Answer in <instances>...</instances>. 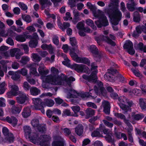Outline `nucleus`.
Wrapping results in <instances>:
<instances>
[{
  "label": "nucleus",
  "mask_w": 146,
  "mask_h": 146,
  "mask_svg": "<svg viewBox=\"0 0 146 146\" xmlns=\"http://www.w3.org/2000/svg\"><path fill=\"white\" fill-rule=\"evenodd\" d=\"M43 64H41L38 68V71L41 76V79L44 82H47L52 85H59L62 84L65 80V76L62 75L59 76L57 75H49L46 76L49 72L48 69H45Z\"/></svg>",
  "instance_id": "1"
},
{
  "label": "nucleus",
  "mask_w": 146,
  "mask_h": 146,
  "mask_svg": "<svg viewBox=\"0 0 146 146\" xmlns=\"http://www.w3.org/2000/svg\"><path fill=\"white\" fill-rule=\"evenodd\" d=\"M95 85L94 88L95 92L93 93V94L90 92L92 90L89 89V93L88 92H82L78 93V97H80L82 98H86L90 96L92 98L94 99L95 98L97 95H102L104 96L106 94V91L103 87L102 83L99 80L96 81Z\"/></svg>",
  "instance_id": "2"
},
{
  "label": "nucleus",
  "mask_w": 146,
  "mask_h": 146,
  "mask_svg": "<svg viewBox=\"0 0 146 146\" xmlns=\"http://www.w3.org/2000/svg\"><path fill=\"white\" fill-rule=\"evenodd\" d=\"M38 133H36L32 132L28 138L30 141L35 143L36 141H39L40 144L41 146H48L49 145V141L50 140L51 138L48 135H42L40 137H38Z\"/></svg>",
  "instance_id": "3"
},
{
  "label": "nucleus",
  "mask_w": 146,
  "mask_h": 146,
  "mask_svg": "<svg viewBox=\"0 0 146 146\" xmlns=\"http://www.w3.org/2000/svg\"><path fill=\"white\" fill-rule=\"evenodd\" d=\"M108 13L111 19V22L113 30L117 31L118 29L116 25L118 24L119 21L122 18V14L121 12L118 8L116 7L113 8L112 13H110L108 12Z\"/></svg>",
  "instance_id": "4"
},
{
  "label": "nucleus",
  "mask_w": 146,
  "mask_h": 146,
  "mask_svg": "<svg viewBox=\"0 0 146 146\" xmlns=\"http://www.w3.org/2000/svg\"><path fill=\"white\" fill-rule=\"evenodd\" d=\"M93 15L95 17L99 19V20L95 21V24L98 27L108 25L109 23L106 17L102 14L101 11L96 10L93 13Z\"/></svg>",
  "instance_id": "5"
},
{
  "label": "nucleus",
  "mask_w": 146,
  "mask_h": 146,
  "mask_svg": "<svg viewBox=\"0 0 146 146\" xmlns=\"http://www.w3.org/2000/svg\"><path fill=\"white\" fill-rule=\"evenodd\" d=\"M91 70L92 73L90 75L84 74L82 76V78L89 82H94L97 79L96 74L98 72L97 68L98 67L95 63L91 64Z\"/></svg>",
  "instance_id": "6"
},
{
  "label": "nucleus",
  "mask_w": 146,
  "mask_h": 146,
  "mask_svg": "<svg viewBox=\"0 0 146 146\" xmlns=\"http://www.w3.org/2000/svg\"><path fill=\"white\" fill-rule=\"evenodd\" d=\"M110 38L104 36L103 35H101L98 37H95V38L98 41L100 40H104L107 43L112 46H115V43L112 40H115V37L113 35L110 34Z\"/></svg>",
  "instance_id": "7"
},
{
  "label": "nucleus",
  "mask_w": 146,
  "mask_h": 146,
  "mask_svg": "<svg viewBox=\"0 0 146 146\" xmlns=\"http://www.w3.org/2000/svg\"><path fill=\"white\" fill-rule=\"evenodd\" d=\"M71 68L76 70L78 72H84L89 73V69L86 66L83 64H74L71 66Z\"/></svg>",
  "instance_id": "8"
},
{
  "label": "nucleus",
  "mask_w": 146,
  "mask_h": 146,
  "mask_svg": "<svg viewBox=\"0 0 146 146\" xmlns=\"http://www.w3.org/2000/svg\"><path fill=\"white\" fill-rule=\"evenodd\" d=\"M10 89V91L7 93V97L10 98L12 96H16L19 94V92H21L19 90V88L15 84L9 85Z\"/></svg>",
  "instance_id": "9"
},
{
  "label": "nucleus",
  "mask_w": 146,
  "mask_h": 146,
  "mask_svg": "<svg viewBox=\"0 0 146 146\" xmlns=\"http://www.w3.org/2000/svg\"><path fill=\"white\" fill-rule=\"evenodd\" d=\"M31 124L32 126L35 128H36L40 132L43 133L46 130L45 125H40L39 121L37 119H33Z\"/></svg>",
  "instance_id": "10"
},
{
  "label": "nucleus",
  "mask_w": 146,
  "mask_h": 146,
  "mask_svg": "<svg viewBox=\"0 0 146 146\" xmlns=\"http://www.w3.org/2000/svg\"><path fill=\"white\" fill-rule=\"evenodd\" d=\"M127 100L128 99L126 98L124 96H121L119 98V101L120 102L119 104L120 108L124 110V112H123L124 113L127 112L129 109L128 106L125 104Z\"/></svg>",
  "instance_id": "11"
},
{
  "label": "nucleus",
  "mask_w": 146,
  "mask_h": 146,
  "mask_svg": "<svg viewBox=\"0 0 146 146\" xmlns=\"http://www.w3.org/2000/svg\"><path fill=\"white\" fill-rule=\"evenodd\" d=\"M2 132L4 135L5 137V139L9 143H11L13 142L14 137L13 134L9 133L8 129L5 127H3Z\"/></svg>",
  "instance_id": "12"
},
{
  "label": "nucleus",
  "mask_w": 146,
  "mask_h": 146,
  "mask_svg": "<svg viewBox=\"0 0 146 146\" xmlns=\"http://www.w3.org/2000/svg\"><path fill=\"white\" fill-rule=\"evenodd\" d=\"M54 141L52 146H64L65 141L63 138L60 136H55L54 137Z\"/></svg>",
  "instance_id": "13"
},
{
  "label": "nucleus",
  "mask_w": 146,
  "mask_h": 146,
  "mask_svg": "<svg viewBox=\"0 0 146 146\" xmlns=\"http://www.w3.org/2000/svg\"><path fill=\"white\" fill-rule=\"evenodd\" d=\"M133 46L132 43L129 40L126 41L123 46L124 48L127 49L128 52L131 55H133L135 53V51L133 49Z\"/></svg>",
  "instance_id": "14"
},
{
  "label": "nucleus",
  "mask_w": 146,
  "mask_h": 146,
  "mask_svg": "<svg viewBox=\"0 0 146 146\" xmlns=\"http://www.w3.org/2000/svg\"><path fill=\"white\" fill-rule=\"evenodd\" d=\"M70 88L66 89L67 92V98H76L78 97V93L74 90L71 88L70 86Z\"/></svg>",
  "instance_id": "15"
},
{
  "label": "nucleus",
  "mask_w": 146,
  "mask_h": 146,
  "mask_svg": "<svg viewBox=\"0 0 146 146\" xmlns=\"http://www.w3.org/2000/svg\"><path fill=\"white\" fill-rule=\"evenodd\" d=\"M18 95L19 96L17 97V102L20 104H23L28 100L27 95L23 92H19Z\"/></svg>",
  "instance_id": "16"
},
{
  "label": "nucleus",
  "mask_w": 146,
  "mask_h": 146,
  "mask_svg": "<svg viewBox=\"0 0 146 146\" xmlns=\"http://www.w3.org/2000/svg\"><path fill=\"white\" fill-rule=\"evenodd\" d=\"M72 49L74 52L72 51H70V55L74 59V60L76 62L81 63L83 58L78 57L77 54L74 52H75L77 53H79L80 52L79 50L77 49H74L73 48Z\"/></svg>",
  "instance_id": "17"
},
{
  "label": "nucleus",
  "mask_w": 146,
  "mask_h": 146,
  "mask_svg": "<svg viewBox=\"0 0 146 146\" xmlns=\"http://www.w3.org/2000/svg\"><path fill=\"white\" fill-rule=\"evenodd\" d=\"M32 100L33 104V108L36 110L40 109L43 103L42 100L39 98H33Z\"/></svg>",
  "instance_id": "18"
},
{
  "label": "nucleus",
  "mask_w": 146,
  "mask_h": 146,
  "mask_svg": "<svg viewBox=\"0 0 146 146\" xmlns=\"http://www.w3.org/2000/svg\"><path fill=\"white\" fill-rule=\"evenodd\" d=\"M102 106L104 108V112L106 114H109L110 111V107L109 103L107 101H104L102 102Z\"/></svg>",
  "instance_id": "19"
},
{
  "label": "nucleus",
  "mask_w": 146,
  "mask_h": 146,
  "mask_svg": "<svg viewBox=\"0 0 146 146\" xmlns=\"http://www.w3.org/2000/svg\"><path fill=\"white\" fill-rule=\"evenodd\" d=\"M54 100L50 99H45L44 100L42 103V105L44 106L48 107H52L54 104Z\"/></svg>",
  "instance_id": "20"
},
{
  "label": "nucleus",
  "mask_w": 146,
  "mask_h": 146,
  "mask_svg": "<svg viewBox=\"0 0 146 146\" xmlns=\"http://www.w3.org/2000/svg\"><path fill=\"white\" fill-rule=\"evenodd\" d=\"M5 119L9 123L11 124L13 126L15 125L17 123V120L14 117H6Z\"/></svg>",
  "instance_id": "21"
},
{
  "label": "nucleus",
  "mask_w": 146,
  "mask_h": 146,
  "mask_svg": "<svg viewBox=\"0 0 146 146\" xmlns=\"http://www.w3.org/2000/svg\"><path fill=\"white\" fill-rule=\"evenodd\" d=\"M89 50L92 53L97 55V56L95 58V60L96 61H98L97 59V56H98V50L96 47L94 45H91L89 47Z\"/></svg>",
  "instance_id": "22"
},
{
  "label": "nucleus",
  "mask_w": 146,
  "mask_h": 146,
  "mask_svg": "<svg viewBox=\"0 0 146 146\" xmlns=\"http://www.w3.org/2000/svg\"><path fill=\"white\" fill-rule=\"evenodd\" d=\"M9 75L11 76V78L14 80H18L20 79V76L16 72L13 71H9L8 72Z\"/></svg>",
  "instance_id": "23"
},
{
  "label": "nucleus",
  "mask_w": 146,
  "mask_h": 146,
  "mask_svg": "<svg viewBox=\"0 0 146 146\" xmlns=\"http://www.w3.org/2000/svg\"><path fill=\"white\" fill-rule=\"evenodd\" d=\"M139 104L141 109L146 110V99L140 98L139 100Z\"/></svg>",
  "instance_id": "24"
},
{
  "label": "nucleus",
  "mask_w": 146,
  "mask_h": 146,
  "mask_svg": "<svg viewBox=\"0 0 146 146\" xmlns=\"http://www.w3.org/2000/svg\"><path fill=\"white\" fill-rule=\"evenodd\" d=\"M85 23L88 26H90L94 30L97 29L96 26L94 25V21L90 19H88L86 20Z\"/></svg>",
  "instance_id": "25"
},
{
  "label": "nucleus",
  "mask_w": 146,
  "mask_h": 146,
  "mask_svg": "<svg viewBox=\"0 0 146 146\" xmlns=\"http://www.w3.org/2000/svg\"><path fill=\"white\" fill-rule=\"evenodd\" d=\"M22 108V107L19 105H14L12 108V112L14 114L19 113L21 112Z\"/></svg>",
  "instance_id": "26"
},
{
  "label": "nucleus",
  "mask_w": 146,
  "mask_h": 146,
  "mask_svg": "<svg viewBox=\"0 0 146 146\" xmlns=\"http://www.w3.org/2000/svg\"><path fill=\"white\" fill-rule=\"evenodd\" d=\"M31 94L33 96H36L40 94V90L36 87H32L30 90Z\"/></svg>",
  "instance_id": "27"
},
{
  "label": "nucleus",
  "mask_w": 146,
  "mask_h": 146,
  "mask_svg": "<svg viewBox=\"0 0 146 146\" xmlns=\"http://www.w3.org/2000/svg\"><path fill=\"white\" fill-rule=\"evenodd\" d=\"M23 129L25 132V135L26 138H27L31 134V128L28 126H25L23 127Z\"/></svg>",
  "instance_id": "28"
},
{
  "label": "nucleus",
  "mask_w": 146,
  "mask_h": 146,
  "mask_svg": "<svg viewBox=\"0 0 146 146\" xmlns=\"http://www.w3.org/2000/svg\"><path fill=\"white\" fill-rule=\"evenodd\" d=\"M75 131L76 133L79 135L82 134L83 131V126L82 124H79L75 128Z\"/></svg>",
  "instance_id": "29"
},
{
  "label": "nucleus",
  "mask_w": 146,
  "mask_h": 146,
  "mask_svg": "<svg viewBox=\"0 0 146 146\" xmlns=\"http://www.w3.org/2000/svg\"><path fill=\"white\" fill-rule=\"evenodd\" d=\"M31 111L29 107L24 108L22 112V115L24 118H27L30 115Z\"/></svg>",
  "instance_id": "30"
},
{
  "label": "nucleus",
  "mask_w": 146,
  "mask_h": 146,
  "mask_svg": "<svg viewBox=\"0 0 146 146\" xmlns=\"http://www.w3.org/2000/svg\"><path fill=\"white\" fill-rule=\"evenodd\" d=\"M86 117L87 118L94 115L95 114L94 111L90 108L87 109L86 110Z\"/></svg>",
  "instance_id": "31"
},
{
  "label": "nucleus",
  "mask_w": 146,
  "mask_h": 146,
  "mask_svg": "<svg viewBox=\"0 0 146 146\" xmlns=\"http://www.w3.org/2000/svg\"><path fill=\"white\" fill-rule=\"evenodd\" d=\"M62 75H63L65 77V80H64L62 84L59 85H63L65 83H67L68 84L70 82H73L75 81V79L74 77L72 76L70 77L69 78H67L66 76L63 74H61L60 76H61Z\"/></svg>",
  "instance_id": "32"
},
{
  "label": "nucleus",
  "mask_w": 146,
  "mask_h": 146,
  "mask_svg": "<svg viewBox=\"0 0 146 146\" xmlns=\"http://www.w3.org/2000/svg\"><path fill=\"white\" fill-rule=\"evenodd\" d=\"M27 36L25 35H17L15 37V39L18 41L24 42L25 41Z\"/></svg>",
  "instance_id": "33"
},
{
  "label": "nucleus",
  "mask_w": 146,
  "mask_h": 146,
  "mask_svg": "<svg viewBox=\"0 0 146 146\" xmlns=\"http://www.w3.org/2000/svg\"><path fill=\"white\" fill-rule=\"evenodd\" d=\"M38 44V40L31 39L29 42V46L31 48L36 47L37 45Z\"/></svg>",
  "instance_id": "34"
},
{
  "label": "nucleus",
  "mask_w": 146,
  "mask_h": 146,
  "mask_svg": "<svg viewBox=\"0 0 146 146\" xmlns=\"http://www.w3.org/2000/svg\"><path fill=\"white\" fill-rule=\"evenodd\" d=\"M136 4L134 2H132L131 4L127 3L126 6L127 9L130 11H133L135 10V6L136 5Z\"/></svg>",
  "instance_id": "35"
},
{
  "label": "nucleus",
  "mask_w": 146,
  "mask_h": 146,
  "mask_svg": "<svg viewBox=\"0 0 146 146\" xmlns=\"http://www.w3.org/2000/svg\"><path fill=\"white\" fill-rule=\"evenodd\" d=\"M137 49L144 52H146V46H144L143 44L140 42L137 45Z\"/></svg>",
  "instance_id": "36"
},
{
  "label": "nucleus",
  "mask_w": 146,
  "mask_h": 146,
  "mask_svg": "<svg viewBox=\"0 0 146 146\" xmlns=\"http://www.w3.org/2000/svg\"><path fill=\"white\" fill-rule=\"evenodd\" d=\"M133 19L134 21L136 22H139L140 21V15L138 12L135 11L134 13Z\"/></svg>",
  "instance_id": "37"
},
{
  "label": "nucleus",
  "mask_w": 146,
  "mask_h": 146,
  "mask_svg": "<svg viewBox=\"0 0 146 146\" xmlns=\"http://www.w3.org/2000/svg\"><path fill=\"white\" fill-rule=\"evenodd\" d=\"M132 117L134 120H139L144 117V116L142 114H133L132 115Z\"/></svg>",
  "instance_id": "38"
},
{
  "label": "nucleus",
  "mask_w": 146,
  "mask_h": 146,
  "mask_svg": "<svg viewBox=\"0 0 146 146\" xmlns=\"http://www.w3.org/2000/svg\"><path fill=\"white\" fill-rule=\"evenodd\" d=\"M30 60L29 58L27 56H23L22 57L20 62L23 65L26 64Z\"/></svg>",
  "instance_id": "39"
},
{
  "label": "nucleus",
  "mask_w": 146,
  "mask_h": 146,
  "mask_svg": "<svg viewBox=\"0 0 146 146\" xmlns=\"http://www.w3.org/2000/svg\"><path fill=\"white\" fill-rule=\"evenodd\" d=\"M22 18L24 21H26L27 23H30L32 21L31 18L29 15H22Z\"/></svg>",
  "instance_id": "40"
},
{
  "label": "nucleus",
  "mask_w": 146,
  "mask_h": 146,
  "mask_svg": "<svg viewBox=\"0 0 146 146\" xmlns=\"http://www.w3.org/2000/svg\"><path fill=\"white\" fill-rule=\"evenodd\" d=\"M70 42L71 45L76 48L77 47V42L75 37H73L70 38Z\"/></svg>",
  "instance_id": "41"
},
{
  "label": "nucleus",
  "mask_w": 146,
  "mask_h": 146,
  "mask_svg": "<svg viewBox=\"0 0 146 146\" xmlns=\"http://www.w3.org/2000/svg\"><path fill=\"white\" fill-rule=\"evenodd\" d=\"M32 57L33 58V60L35 62H38L41 60L40 57L35 53H33L32 54Z\"/></svg>",
  "instance_id": "42"
},
{
  "label": "nucleus",
  "mask_w": 146,
  "mask_h": 146,
  "mask_svg": "<svg viewBox=\"0 0 146 146\" xmlns=\"http://www.w3.org/2000/svg\"><path fill=\"white\" fill-rule=\"evenodd\" d=\"M84 21H82L78 22L76 25V27L79 30H83L84 28Z\"/></svg>",
  "instance_id": "43"
},
{
  "label": "nucleus",
  "mask_w": 146,
  "mask_h": 146,
  "mask_svg": "<svg viewBox=\"0 0 146 146\" xmlns=\"http://www.w3.org/2000/svg\"><path fill=\"white\" fill-rule=\"evenodd\" d=\"M99 129L100 131H103L104 134L108 135L109 134L108 130L107 129H105L104 126L102 124H101L99 127Z\"/></svg>",
  "instance_id": "44"
},
{
  "label": "nucleus",
  "mask_w": 146,
  "mask_h": 146,
  "mask_svg": "<svg viewBox=\"0 0 146 146\" xmlns=\"http://www.w3.org/2000/svg\"><path fill=\"white\" fill-rule=\"evenodd\" d=\"M52 42L56 46H58L59 44V38L58 36L54 35L52 38Z\"/></svg>",
  "instance_id": "45"
},
{
  "label": "nucleus",
  "mask_w": 146,
  "mask_h": 146,
  "mask_svg": "<svg viewBox=\"0 0 146 146\" xmlns=\"http://www.w3.org/2000/svg\"><path fill=\"white\" fill-rule=\"evenodd\" d=\"M140 92V90L136 88L133 89H131L130 95H134L137 96L139 94Z\"/></svg>",
  "instance_id": "46"
},
{
  "label": "nucleus",
  "mask_w": 146,
  "mask_h": 146,
  "mask_svg": "<svg viewBox=\"0 0 146 146\" xmlns=\"http://www.w3.org/2000/svg\"><path fill=\"white\" fill-rule=\"evenodd\" d=\"M18 71L20 74L24 76H26L28 72L27 70L25 68H23L18 70Z\"/></svg>",
  "instance_id": "47"
},
{
  "label": "nucleus",
  "mask_w": 146,
  "mask_h": 146,
  "mask_svg": "<svg viewBox=\"0 0 146 146\" xmlns=\"http://www.w3.org/2000/svg\"><path fill=\"white\" fill-rule=\"evenodd\" d=\"M21 50L20 49L15 48L12 49L10 51V55L11 57H14L15 54L17 52H19Z\"/></svg>",
  "instance_id": "48"
},
{
  "label": "nucleus",
  "mask_w": 146,
  "mask_h": 146,
  "mask_svg": "<svg viewBox=\"0 0 146 146\" xmlns=\"http://www.w3.org/2000/svg\"><path fill=\"white\" fill-rule=\"evenodd\" d=\"M3 28H2L0 30V36L3 37H6L9 35V33L11 31L9 30L7 33H6L3 30Z\"/></svg>",
  "instance_id": "49"
},
{
  "label": "nucleus",
  "mask_w": 146,
  "mask_h": 146,
  "mask_svg": "<svg viewBox=\"0 0 146 146\" xmlns=\"http://www.w3.org/2000/svg\"><path fill=\"white\" fill-rule=\"evenodd\" d=\"M92 137H101L102 135L100 134V132L97 130L94 131L91 134Z\"/></svg>",
  "instance_id": "50"
},
{
  "label": "nucleus",
  "mask_w": 146,
  "mask_h": 146,
  "mask_svg": "<svg viewBox=\"0 0 146 146\" xmlns=\"http://www.w3.org/2000/svg\"><path fill=\"white\" fill-rule=\"evenodd\" d=\"M131 70L133 73L136 76L139 77H142V74L138 70H135L133 68H132Z\"/></svg>",
  "instance_id": "51"
},
{
  "label": "nucleus",
  "mask_w": 146,
  "mask_h": 146,
  "mask_svg": "<svg viewBox=\"0 0 146 146\" xmlns=\"http://www.w3.org/2000/svg\"><path fill=\"white\" fill-rule=\"evenodd\" d=\"M51 71L52 74L50 75H57L59 76H60L61 75L59 76L58 74V70L57 69L55 68L54 67H52L51 68Z\"/></svg>",
  "instance_id": "52"
},
{
  "label": "nucleus",
  "mask_w": 146,
  "mask_h": 146,
  "mask_svg": "<svg viewBox=\"0 0 146 146\" xmlns=\"http://www.w3.org/2000/svg\"><path fill=\"white\" fill-rule=\"evenodd\" d=\"M31 72L36 76H38L39 75L36 71V69L35 68L31 67L30 68Z\"/></svg>",
  "instance_id": "53"
},
{
  "label": "nucleus",
  "mask_w": 146,
  "mask_h": 146,
  "mask_svg": "<svg viewBox=\"0 0 146 146\" xmlns=\"http://www.w3.org/2000/svg\"><path fill=\"white\" fill-rule=\"evenodd\" d=\"M64 20L67 21L70 20L72 19V18L71 17V14L70 12H67L66 13V16L63 18Z\"/></svg>",
  "instance_id": "54"
},
{
  "label": "nucleus",
  "mask_w": 146,
  "mask_h": 146,
  "mask_svg": "<svg viewBox=\"0 0 146 146\" xmlns=\"http://www.w3.org/2000/svg\"><path fill=\"white\" fill-rule=\"evenodd\" d=\"M18 5L21 9L25 11L27 9L28 7L27 6L23 3H19Z\"/></svg>",
  "instance_id": "55"
},
{
  "label": "nucleus",
  "mask_w": 146,
  "mask_h": 146,
  "mask_svg": "<svg viewBox=\"0 0 146 146\" xmlns=\"http://www.w3.org/2000/svg\"><path fill=\"white\" fill-rule=\"evenodd\" d=\"M111 74L110 72H107L104 75V77L106 80L111 81Z\"/></svg>",
  "instance_id": "56"
},
{
  "label": "nucleus",
  "mask_w": 146,
  "mask_h": 146,
  "mask_svg": "<svg viewBox=\"0 0 146 146\" xmlns=\"http://www.w3.org/2000/svg\"><path fill=\"white\" fill-rule=\"evenodd\" d=\"M90 60L87 58H83L81 63L86 64L89 66L90 65Z\"/></svg>",
  "instance_id": "57"
},
{
  "label": "nucleus",
  "mask_w": 146,
  "mask_h": 146,
  "mask_svg": "<svg viewBox=\"0 0 146 146\" xmlns=\"http://www.w3.org/2000/svg\"><path fill=\"white\" fill-rule=\"evenodd\" d=\"M21 46L24 50L25 53L27 54L29 53V47L27 45L22 44Z\"/></svg>",
  "instance_id": "58"
},
{
  "label": "nucleus",
  "mask_w": 146,
  "mask_h": 146,
  "mask_svg": "<svg viewBox=\"0 0 146 146\" xmlns=\"http://www.w3.org/2000/svg\"><path fill=\"white\" fill-rule=\"evenodd\" d=\"M11 66L13 69H17L19 67V64L17 62H14L12 63Z\"/></svg>",
  "instance_id": "59"
},
{
  "label": "nucleus",
  "mask_w": 146,
  "mask_h": 146,
  "mask_svg": "<svg viewBox=\"0 0 146 146\" xmlns=\"http://www.w3.org/2000/svg\"><path fill=\"white\" fill-rule=\"evenodd\" d=\"M73 14L74 16V17L77 18H80V13L76 9L74 10L73 11Z\"/></svg>",
  "instance_id": "60"
},
{
  "label": "nucleus",
  "mask_w": 146,
  "mask_h": 146,
  "mask_svg": "<svg viewBox=\"0 0 146 146\" xmlns=\"http://www.w3.org/2000/svg\"><path fill=\"white\" fill-rule=\"evenodd\" d=\"M63 116H70L71 115V113L70 110L66 109L64 110L62 113Z\"/></svg>",
  "instance_id": "61"
},
{
  "label": "nucleus",
  "mask_w": 146,
  "mask_h": 146,
  "mask_svg": "<svg viewBox=\"0 0 146 146\" xmlns=\"http://www.w3.org/2000/svg\"><path fill=\"white\" fill-rule=\"evenodd\" d=\"M71 108L75 113L78 112L80 110V107L78 106H74L72 107Z\"/></svg>",
  "instance_id": "62"
},
{
  "label": "nucleus",
  "mask_w": 146,
  "mask_h": 146,
  "mask_svg": "<svg viewBox=\"0 0 146 146\" xmlns=\"http://www.w3.org/2000/svg\"><path fill=\"white\" fill-rule=\"evenodd\" d=\"M47 50H49V53L50 54L54 53L55 48L51 44H49V46Z\"/></svg>",
  "instance_id": "63"
},
{
  "label": "nucleus",
  "mask_w": 146,
  "mask_h": 146,
  "mask_svg": "<svg viewBox=\"0 0 146 146\" xmlns=\"http://www.w3.org/2000/svg\"><path fill=\"white\" fill-rule=\"evenodd\" d=\"M140 87L142 93L144 94H146V85L141 84L140 85Z\"/></svg>",
  "instance_id": "64"
}]
</instances>
